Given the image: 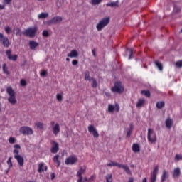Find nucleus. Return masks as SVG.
Instances as JSON below:
<instances>
[{
  "mask_svg": "<svg viewBox=\"0 0 182 182\" xmlns=\"http://www.w3.org/2000/svg\"><path fill=\"white\" fill-rule=\"evenodd\" d=\"M7 164L9 166V170H11V168H12L14 166V164H12V156H10L7 160Z\"/></svg>",
  "mask_w": 182,
  "mask_h": 182,
  "instance_id": "2f4dec72",
  "label": "nucleus"
},
{
  "mask_svg": "<svg viewBox=\"0 0 182 182\" xmlns=\"http://www.w3.org/2000/svg\"><path fill=\"white\" fill-rule=\"evenodd\" d=\"M79 56V53L76 50H73L70 53L68 54V58H77Z\"/></svg>",
  "mask_w": 182,
  "mask_h": 182,
  "instance_id": "4be33fe9",
  "label": "nucleus"
},
{
  "mask_svg": "<svg viewBox=\"0 0 182 182\" xmlns=\"http://www.w3.org/2000/svg\"><path fill=\"white\" fill-rule=\"evenodd\" d=\"M92 53L93 56H96V50L93 49L92 50Z\"/></svg>",
  "mask_w": 182,
  "mask_h": 182,
  "instance_id": "6e6d98bb",
  "label": "nucleus"
},
{
  "mask_svg": "<svg viewBox=\"0 0 182 182\" xmlns=\"http://www.w3.org/2000/svg\"><path fill=\"white\" fill-rule=\"evenodd\" d=\"M94 180H96V175H92L90 176V178H89L90 181H93Z\"/></svg>",
  "mask_w": 182,
  "mask_h": 182,
  "instance_id": "8fccbe9b",
  "label": "nucleus"
},
{
  "mask_svg": "<svg viewBox=\"0 0 182 182\" xmlns=\"http://www.w3.org/2000/svg\"><path fill=\"white\" fill-rule=\"evenodd\" d=\"M56 99L58 102H62V100H63V96L62 95V94H57Z\"/></svg>",
  "mask_w": 182,
  "mask_h": 182,
  "instance_id": "ea45409f",
  "label": "nucleus"
},
{
  "mask_svg": "<svg viewBox=\"0 0 182 182\" xmlns=\"http://www.w3.org/2000/svg\"><path fill=\"white\" fill-rule=\"evenodd\" d=\"M129 130L133 131V124H130Z\"/></svg>",
  "mask_w": 182,
  "mask_h": 182,
  "instance_id": "4d7b16f0",
  "label": "nucleus"
},
{
  "mask_svg": "<svg viewBox=\"0 0 182 182\" xmlns=\"http://www.w3.org/2000/svg\"><path fill=\"white\" fill-rule=\"evenodd\" d=\"M129 59H133V49H129Z\"/></svg>",
  "mask_w": 182,
  "mask_h": 182,
  "instance_id": "de8ad7c7",
  "label": "nucleus"
},
{
  "mask_svg": "<svg viewBox=\"0 0 182 182\" xmlns=\"http://www.w3.org/2000/svg\"><path fill=\"white\" fill-rule=\"evenodd\" d=\"M166 127L167 129H171V127H173V119L168 118L166 120Z\"/></svg>",
  "mask_w": 182,
  "mask_h": 182,
  "instance_id": "b1692460",
  "label": "nucleus"
},
{
  "mask_svg": "<svg viewBox=\"0 0 182 182\" xmlns=\"http://www.w3.org/2000/svg\"><path fill=\"white\" fill-rule=\"evenodd\" d=\"M50 126H52V127H53V126H55V121L50 122Z\"/></svg>",
  "mask_w": 182,
  "mask_h": 182,
  "instance_id": "13d9d810",
  "label": "nucleus"
},
{
  "mask_svg": "<svg viewBox=\"0 0 182 182\" xmlns=\"http://www.w3.org/2000/svg\"><path fill=\"white\" fill-rule=\"evenodd\" d=\"M77 163V156H76L75 155H71L68 156V158H66L65 161V164L67 166H69V164L70 166H73V164H76Z\"/></svg>",
  "mask_w": 182,
  "mask_h": 182,
  "instance_id": "6e6552de",
  "label": "nucleus"
},
{
  "mask_svg": "<svg viewBox=\"0 0 182 182\" xmlns=\"http://www.w3.org/2000/svg\"><path fill=\"white\" fill-rule=\"evenodd\" d=\"M77 63H79V61H77V60H73L72 61V65H73V66H76V65H77Z\"/></svg>",
  "mask_w": 182,
  "mask_h": 182,
  "instance_id": "864d4df0",
  "label": "nucleus"
},
{
  "mask_svg": "<svg viewBox=\"0 0 182 182\" xmlns=\"http://www.w3.org/2000/svg\"><path fill=\"white\" fill-rule=\"evenodd\" d=\"M110 22V18L109 17L104 18L96 26L97 31H102L105 26H107Z\"/></svg>",
  "mask_w": 182,
  "mask_h": 182,
  "instance_id": "423d86ee",
  "label": "nucleus"
},
{
  "mask_svg": "<svg viewBox=\"0 0 182 182\" xmlns=\"http://www.w3.org/2000/svg\"><path fill=\"white\" fill-rule=\"evenodd\" d=\"M62 22V17L60 16H55L53 17L51 20L47 21V25H52V23H59Z\"/></svg>",
  "mask_w": 182,
  "mask_h": 182,
  "instance_id": "2eb2a0df",
  "label": "nucleus"
},
{
  "mask_svg": "<svg viewBox=\"0 0 182 182\" xmlns=\"http://www.w3.org/2000/svg\"><path fill=\"white\" fill-rule=\"evenodd\" d=\"M16 141V139L14 137H12L11 136L9 139V143H10V144H14Z\"/></svg>",
  "mask_w": 182,
  "mask_h": 182,
  "instance_id": "79ce46f5",
  "label": "nucleus"
},
{
  "mask_svg": "<svg viewBox=\"0 0 182 182\" xmlns=\"http://www.w3.org/2000/svg\"><path fill=\"white\" fill-rule=\"evenodd\" d=\"M20 133H22L24 136H30L33 133V130L29 127H21L20 128Z\"/></svg>",
  "mask_w": 182,
  "mask_h": 182,
  "instance_id": "9d476101",
  "label": "nucleus"
},
{
  "mask_svg": "<svg viewBox=\"0 0 182 182\" xmlns=\"http://www.w3.org/2000/svg\"><path fill=\"white\" fill-rule=\"evenodd\" d=\"M107 167H119V168H123L127 174H132V171L127 165H123L122 164H119L117 162L112 161L107 164Z\"/></svg>",
  "mask_w": 182,
  "mask_h": 182,
  "instance_id": "f03ea898",
  "label": "nucleus"
},
{
  "mask_svg": "<svg viewBox=\"0 0 182 182\" xmlns=\"http://www.w3.org/2000/svg\"><path fill=\"white\" fill-rule=\"evenodd\" d=\"M85 80H88L89 82L92 80V77H90V73L89 72V70H86L85 72Z\"/></svg>",
  "mask_w": 182,
  "mask_h": 182,
  "instance_id": "c85d7f7f",
  "label": "nucleus"
},
{
  "mask_svg": "<svg viewBox=\"0 0 182 182\" xmlns=\"http://www.w3.org/2000/svg\"><path fill=\"white\" fill-rule=\"evenodd\" d=\"M4 31L7 35H9V33H11V32H12V29L11 28V27H9L8 26L4 27Z\"/></svg>",
  "mask_w": 182,
  "mask_h": 182,
  "instance_id": "e433bc0d",
  "label": "nucleus"
},
{
  "mask_svg": "<svg viewBox=\"0 0 182 182\" xmlns=\"http://www.w3.org/2000/svg\"><path fill=\"white\" fill-rule=\"evenodd\" d=\"M142 182H147V178H144L142 180Z\"/></svg>",
  "mask_w": 182,
  "mask_h": 182,
  "instance_id": "e2e57ef3",
  "label": "nucleus"
},
{
  "mask_svg": "<svg viewBox=\"0 0 182 182\" xmlns=\"http://www.w3.org/2000/svg\"><path fill=\"white\" fill-rule=\"evenodd\" d=\"M43 36H44L45 38H48V36H49V32H48V31L44 30L43 31Z\"/></svg>",
  "mask_w": 182,
  "mask_h": 182,
  "instance_id": "a18cd8bd",
  "label": "nucleus"
},
{
  "mask_svg": "<svg viewBox=\"0 0 182 182\" xmlns=\"http://www.w3.org/2000/svg\"><path fill=\"white\" fill-rule=\"evenodd\" d=\"M180 176H181V171L180 170V168H176L172 173V177L173 178H178Z\"/></svg>",
  "mask_w": 182,
  "mask_h": 182,
  "instance_id": "a211bd4d",
  "label": "nucleus"
},
{
  "mask_svg": "<svg viewBox=\"0 0 182 182\" xmlns=\"http://www.w3.org/2000/svg\"><path fill=\"white\" fill-rule=\"evenodd\" d=\"M105 178L107 182H113V176L112 173L107 174Z\"/></svg>",
  "mask_w": 182,
  "mask_h": 182,
  "instance_id": "473e14b6",
  "label": "nucleus"
},
{
  "mask_svg": "<svg viewBox=\"0 0 182 182\" xmlns=\"http://www.w3.org/2000/svg\"><path fill=\"white\" fill-rule=\"evenodd\" d=\"M147 137L149 143H156V141H157V136L156 135V132H154V130H153L151 128L148 129Z\"/></svg>",
  "mask_w": 182,
  "mask_h": 182,
  "instance_id": "0eeeda50",
  "label": "nucleus"
},
{
  "mask_svg": "<svg viewBox=\"0 0 182 182\" xmlns=\"http://www.w3.org/2000/svg\"><path fill=\"white\" fill-rule=\"evenodd\" d=\"M50 153H53V154H56L59 151V144L58 142L52 140L50 141Z\"/></svg>",
  "mask_w": 182,
  "mask_h": 182,
  "instance_id": "9b49d317",
  "label": "nucleus"
},
{
  "mask_svg": "<svg viewBox=\"0 0 182 182\" xmlns=\"http://www.w3.org/2000/svg\"><path fill=\"white\" fill-rule=\"evenodd\" d=\"M164 106H166V102H164V101H161V102H156L157 109H163V107H164Z\"/></svg>",
  "mask_w": 182,
  "mask_h": 182,
  "instance_id": "bb28decb",
  "label": "nucleus"
},
{
  "mask_svg": "<svg viewBox=\"0 0 182 182\" xmlns=\"http://www.w3.org/2000/svg\"><path fill=\"white\" fill-rule=\"evenodd\" d=\"M113 93H123L124 92V87L122 85L121 82H115L114 87L111 89Z\"/></svg>",
  "mask_w": 182,
  "mask_h": 182,
  "instance_id": "39448f33",
  "label": "nucleus"
},
{
  "mask_svg": "<svg viewBox=\"0 0 182 182\" xmlns=\"http://www.w3.org/2000/svg\"><path fill=\"white\" fill-rule=\"evenodd\" d=\"M159 173V166H156L154 171L151 173L150 182H156L157 181V174Z\"/></svg>",
  "mask_w": 182,
  "mask_h": 182,
  "instance_id": "f8f14e48",
  "label": "nucleus"
},
{
  "mask_svg": "<svg viewBox=\"0 0 182 182\" xmlns=\"http://www.w3.org/2000/svg\"><path fill=\"white\" fill-rule=\"evenodd\" d=\"M48 75V71L43 70L41 73V76L43 77H46V76Z\"/></svg>",
  "mask_w": 182,
  "mask_h": 182,
  "instance_id": "37998d69",
  "label": "nucleus"
},
{
  "mask_svg": "<svg viewBox=\"0 0 182 182\" xmlns=\"http://www.w3.org/2000/svg\"><path fill=\"white\" fill-rule=\"evenodd\" d=\"M1 112H2V109H1V107H0V113H1Z\"/></svg>",
  "mask_w": 182,
  "mask_h": 182,
  "instance_id": "774afa93",
  "label": "nucleus"
},
{
  "mask_svg": "<svg viewBox=\"0 0 182 182\" xmlns=\"http://www.w3.org/2000/svg\"><path fill=\"white\" fill-rule=\"evenodd\" d=\"M3 72L6 75H9V71H8V67H6V64L5 63L3 65Z\"/></svg>",
  "mask_w": 182,
  "mask_h": 182,
  "instance_id": "f704fd0d",
  "label": "nucleus"
},
{
  "mask_svg": "<svg viewBox=\"0 0 182 182\" xmlns=\"http://www.w3.org/2000/svg\"><path fill=\"white\" fill-rule=\"evenodd\" d=\"M12 50H7L6 51V55L8 58V59H9V60H13L14 62L16 61L18 59V55H12Z\"/></svg>",
  "mask_w": 182,
  "mask_h": 182,
  "instance_id": "4468645a",
  "label": "nucleus"
},
{
  "mask_svg": "<svg viewBox=\"0 0 182 182\" xmlns=\"http://www.w3.org/2000/svg\"><path fill=\"white\" fill-rule=\"evenodd\" d=\"M176 160H182V156L180 154H176L175 156Z\"/></svg>",
  "mask_w": 182,
  "mask_h": 182,
  "instance_id": "09e8293b",
  "label": "nucleus"
},
{
  "mask_svg": "<svg viewBox=\"0 0 182 182\" xmlns=\"http://www.w3.org/2000/svg\"><path fill=\"white\" fill-rule=\"evenodd\" d=\"M0 42L4 48H9L11 46V41H9L8 37L4 36V34L1 33H0Z\"/></svg>",
  "mask_w": 182,
  "mask_h": 182,
  "instance_id": "1a4fd4ad",
  "label": "nucleus"
},
{
  "mask_svg": "<svg viewBox=\"0 0 182 182\" xmlns=\"http://www.w3.org/2000/svg\"><path fill=\"white\" fill-rule=\"evenodd\" d=\"M48 16H49V14L43 12L38 15L39 19H45L46 18H48Z\"/></svg>",
  "mask_w": 182,
  "mask_h": 182,
  "instance_id": "cd10ccee",
  "label": "nucleus"
},
{
  "mask_svg": "<svg viewBox=\"0 0 182 182\" xmlns=\"http://www.w3.org/2000/svg\"><path fill=\"white\" fill-rule=\"evenodd\" d=\"M167 178H168V172L164 170L161 176V182H165Z\"/></svg>",
  "mask_w": 182,
  "mask_h": 182,
  "instance_id": "5701e85b",
  "label": "nucleus"
},
{
  "mask_svg": "<svg viewBox=\"0 0 182 182\" xmlns=\"http://www.w3.org/2000/svg\"><path fill=\"white\" fill-rule=\"evenodd\" d=\"M88 132L92 134L95 139L99 137V132H97V130H96V128L93 125L88 126Z\"/></svg>",
  "mask_w": 182,
  "mask_h": 182,
  "instance_id": "ddd939ff",
  "label": "nucleus"
},
{
  "mask_svg": "<svg viewBox=\"0 0 182 182\" xmlns=\"http://www.w3.org/2000/svg\"><path fill=\"white\" fill-rule=\"evenodd\" d=\"M60 156L55 155L53 158V161L57 164V167H60Z\"/></svg>",
  "mask_w": 182,
  "mask_h": 182,
  "instance_id": "aec40b11",
  "label": "nucleus"
},
{
  "mask_svg": "<svg viewBox=\"0 0 182 182\" xmlns=\"http://www.w3.org/2000/svg\"><path fill=\"white\" fill-rule=\"evenodd\" d=\"M35 124H36L37 129H40V130H43V123L36 122Z\"/></svg>",
  "mask_w": 182,
  "mask_h": 182,
  "instance_id": "72a5a7b5",
  "label": "nucleus"
},
{
  "mask_svg": "<svg viewBox=\"0 0 182 182\" xmlns=\"http://www.w3.org/2000/svg\"><path fill=\"white\" fill-rule=\"evenodd\" d=\"M38 31V27H30L26 29L23 32L24 36H28V38H35L36 32Z\"/></svg>",
  "mask_w": 182,
  "mask_h": 182,
  "instance_id": "20e7f679",
  "label": "nucleus"
},
{
  "mask_svg": "<svg viewBox=\"0 0 182 182\" xmlns=\"http://www.w3.org/2000/svg\"><path fill=\"white\" fill-rule=\"evenodd\" d=\"M66 60H67V62H70V59L69 58H66Z\"/></svg>",
  "mask_w": 182,
  "mask_h": 182,
  "instance_id": "69168bd1",
  "label": "nucleus"
},
{
  "mask_svg": "<svg viewBox=\"0 0 182 182\" xmlns=\"http://www.w3.org/2000/svg\"><path fill=\"white\" fill-rule=\"evenodd\" d=\"M176 66H177V68H182V60L177 61L176 63Z\"/></svg>",
  "mask_w": 182,
  "mask_h": 182,
  "instance_id": "c03bdc74",
  "label": "nucleus"
},
{
  "mask_svg": "<svg viewBox=\"0 0 182 182\" xmlns=\"http://www.w3.org/2000/svg\"><path fill=\"white\" fill-rule=\"evenodd\" d=\"M102 2V0H91L92 5H99Z\"/></svg>",
  "mask_w": 182,
  "mask_h": 182,
  "instance_id": "a19ab883",
  "label": "nucleus"
},
{
  "mask_svg": "<svg viewBox=\"0 0 182 182\" xmlns=\"http://www.w3.org/2000/svg\"><path fill=\"white\" fill-rule=\"evenodd\" d=\"M11 0H4V3L6 4V5H9L11 4Z\"/></svg>",
  "mask_w": 182,
  "mask_h": 182,
  "instance_id": "5fc2aeb1",
  "label": "nucleus"
},
{
  "mask_svg": "<svg viewBox=\"0 0 182 182\" xmlns=\"http://www.w3.org/2000/svg\"><path fill=\"white\" fill-rule=\"evenodd\" d=\"M4 9H5V6L0 4V10Z\"/></svg>",
  "mask_w": 182,
  "mask_h": 182,
  "instance_id": "bf43d9fd",
  "label": "nucleus"
},
{
  "mask_svg": "<svg viewBox=\"0 0 182 182\" xmlns=\"http://www.w3.org/2000/svg\"><path fill=\"white\" fill-rule=\"evenodd\" d=\"M114 112V106L112 105H108V112L109 113H113Z\"/></svg>",
  "mask_w": 182,
  "mask_h": 182,
  "instance_id": "c9c22d12",
  "label": "nucleus"
},
{
  "mask_svg": "<svg viewBox=\"0 0 182 182\" xmlns=\"http://www.w3.org/2000/svg\"><path fill=\"white\" fill-rule=\"evenodd\" d=\"M141 95H144L146 97H150V91L149 90H142Z\"/></svg>",
  "mask_w": 182,
  "mask_h": 182,
  "instance_id": "4c0bfd02",
  "label": "nucleus"
},
{
  "mask_svg": "<svg viewBox=\"0 0 182 182\" xmlns=\"http://www.w3.org/2000/svg\"><path fill=\"white\" fill-rule=\"evenodd\" d=\"M107 6H111L112 8H113L114 6H119V5L117 4V2H111L107 4Z\"/></svg>",
  "mask_w": 182,
  "mask_h": 182,
  "instance_id": "58836bf2",
  "label": "nucleus"
},
{
  "mask_svg": "<svg viewBox=\"0 0 182 182\" xmlns=\"http://www.w3.org/2000/svg\"><path fill=\"white\" fill-rule=\"evenodd\" d=\"M48 170V166H45V164L43 162H41L38 165V171L39 173H43V171H46Z\"/></svg>",
  "mask_w": 182,
  "mask_h": 182,
  "instance_id": "6ab92c4d",
  "label": "nucleus"
},
{
  "mask_svg": "<svg viewBox=\"0 0 182 182\" xmlns=\"http://www.w3.org/2000/svg\"><path fill=\"white\" fill-rule=\"evenodd\" d=\"M55 178V173H51V180H53Z\"/></svg>",
  "mask_w": 182,
  "mask_h": 182,
  "instance_id": "052dcab7",
  "label": "nucleus"
},
{
  "mask_svg": "<svg viewBox=\"0 0 182 182\" xmlns=\"http://www.w3.org/2000/svg\"><path fill=\"white\" fill-rule=\"evenodd\" d=\"M29 46H30V49H31V50H33L36 49V48H38V46H39V43H36L34 41H31L29 42Z\"/></svg>",
  "mask_w": 182,
  "mask_h": 182,
  "instance_id": "412c9836",
  "label": "nucleus"
},
{
  "mask_svg": "<svg viewBox=\"0 0 182 182\" xmlns=\"http://www.w3.org/2000/svg\"><path fill=\"white\" fill-rule=\"evenodd\" d=\"M132 151L134 153H139V151H140V146H139L137 144H133Z\"/></svg>",
  "mask_w": 182,
  "mask_h": 182,
  "instance_id": "393cba45",
  "label": "nucleus"
},
{
  "mask_svg": "<svg viewBox=\"0 0 182 182\" xmlns=\"http://www.w3.org/2000/svg\"><path fill=\"white\" fill-rule=\"evenodd\" d=\"M114 109L116 112H119L120 110V106L119 104H115Z\"/></svg>",
  "mask_w": 182,
  "mask_h": 182,
  "instance_id": "49530a36",
  "label": "nucleus"
},
{
  "mask_svg": "<svg viewBox=\"0 0 182 182\" xmlns=\"http://www.w3.org/2000/svg\"><path fill=\"white\" fill-rule=\"evenodd\" d=\"M13 153L14 154V159H16L17 163L20 167H23V164H25V161L23 160V157L19 155V149H21V145L16 144L14 146Z\"/></svg>",
  "mask_w": 182,
  "mask_h": 182,
  "instance_id": "f257e3e1",
  "label": "nucleus"
},
{
  "mask_svg": "<svg viewBox=\"0 0 182 182\" xmlns=\"http://www.w3.org/2000/svg\"><path fill=\"white\" fill-rule=\"evenodd\" d=\"M84 181L87 182V181H89V179L87 178H84Z\"/></svg>",
  "mask_w": 182,
  "mask_h": 182,
  "instance_id": "680f3d73",
  "label": "nucleus"
},
{
  "mask_svg": "<svg viewBox=\"0 0 182 182\" xmlns=\"http://www.w3.org/2000/svg\"><path fill=\"white\" fill-rule=\"evenodd\" d=\"M155 65L158 68V69H159V70H161V71L163 70V64L161 63H160V61L156 60Z\"/></svg>",
  "mask_w": 182,
  "mask_h": 182,
  "instance_id": "c756f323",
  "label": "nucleus"
},
{
  "mask_svg": "<svg viewBox=\"0 0 182 182\" xmlns=\"http://www.w3.org/2000/svg\"><path fill=\"white\" fill-rule=\"evenodd\" d=\"M91 86L92 87H93L94 89H96V87H97V81L95 80V78H92L91 79Z\"/></svg>",
  "mask_w": 182,
  "mask_h": 182,
  "instance_id": "7c9ffc66",
  "label": "nucleus"
},
{
  "mask_svg": "<svg viewBox=\"0 0 182 182\" xmlns=\"http://www.w3.org/2000/svg\"><path fill=\"white\" fill-rule=\"evenodd\" d=\"M175 11H176V12H180V9H177L176 10V8H175Z\"/></svg>",
  "mask_w": 182,
  "mask_h": 182,
  "instance_id": "0e129e2a",
  "label": "nucleus"
},
{
  "mask_svg": "<svg viewBox=\"0 0 182 182\" xmlns=\"http://www.w3.org/2000/svg\"><path fill=\"white\" fill-rule=\"evenodd\" d=\"M146 102V100L144 99H139L138 102H136V107H141Z\"/></svg>",
  "mask_w": 182,
  "mask_h": 182,
  "instance_id": "a878e982",
  "label": "nucleus"
},
{
  "mask_svg": "<svg viewBox=\"0 0 182 182\" xmlns=\"http://www.w3.org/2000/svg\"><path fill=\"white\" fill-rule=\"evenodd\" d=\"M52 129L54 136H56L60 133V125H59V123H56Z\"/></svg>",
  "mask_w": 182,
  "mask_h": 182,
  "instance_id": "f3484780",
  "label": "nucleus"
},
{
  "mask_svg": "<svg viewBox=\"0 0 182 182\" xmlns=\"http://www.w3.org/2000/svg\"><path fill=\"white\" fill-rule=\"evenodd\" d=\"M21 86H26V81L25 80H21Z\"/></svg>",
  "mask_w": 182,
  "mask_h": 182,
  "instance_id": "603ef678",
  "label": "nucleus"
},
{
  "mask_svg": "<svg viewBox=\"0 0 182 182\" xmlns=\"http://www.w3.org/2000/svg\"><path fill=\"white\" fill-rule=\"evenodd\" d=\"M84 173H85V169L80 167L77 173V177H78L77 182H85L83 181V177L82 176V174H84Z\"/></svg>",
  "mask_w": 182,
  "mask_h": 182,
  "instance_id": "dca6fc26",
  "label": "nucleus"
},
{
  "mask_svg": "<svg viewBox=\"0 0 182 182\" xmlns=\"http://www.w3.org/2000/svg\"><path fill=\"white\" fill-rule=\"evenodd\" d=\"M16 31H18V32H21V29H19V28H16Z\"/></svg>",
  "mask_w": 182,
  "mask_h": 182,
  "instance_id": "338daca9",
  "label": "nucleus"
},
{
  "mask_svg": "<svg viewBox=\"0 0 182 182\" xmlns=\"http://www.w3.org/2000/svg\"><path fill=\"white\" fill-rule=\"evenodd\" d=\"M133 131H132V129H128L127 132V137H130V136L132 135V132Z\"/></svg>",
  "mask_w": 182,
  "mask_h": 182,
  "instance_id": "3c124183",
  "label": "nucleus"
},
{
  "mask_svg": "<svg viewBox=\"0 0 182 182\" xmlns=\"http://www.w3.org/2000/svg\"><path fill=\"white\" fill-rule=\"evenodd\" d=\"M7 94L9 95V97L8 100L11 105H15L16 103V97H15V91L12 89L11 87H8L6 88Z\"/></svg>",
  "mask_w": 182,
  "mask_h": 182,
  "instance_id": "7ed1b4c3",
  "label": "nucleus"
}]
</instances>
